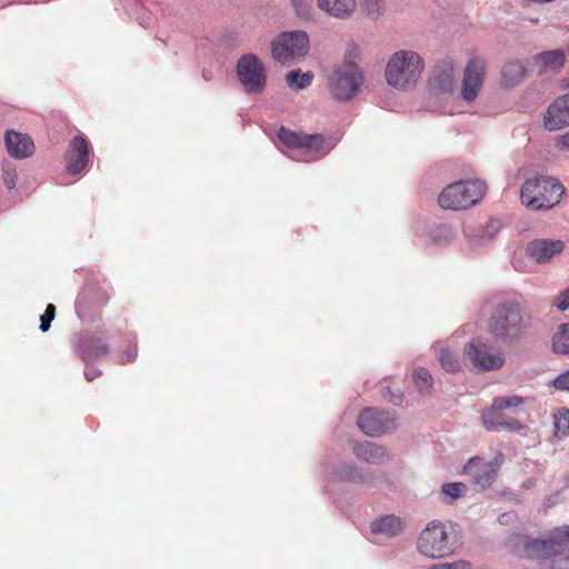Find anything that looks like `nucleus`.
Instances as JSON below:
<instances>
[{"instance_id": "nucleus-1", "label": "nucleus", "mask_w": 569, "mask_h": 569, "mask_svg": "<svg viewBox=\"0 0 569 569\" xmlns=\"http://www.w3.org/2000/svg\"><path fill=\"white\" fill-rule=\"evenodd\" d=\"M568 528L555 527L539 537L513 532L506 546L521 559L536 561L543 569H569V552L565 549Z\"/></svg>"}, {"instance_id": "nucleus-2", "label": "nucleus", "mask_w": 569, "mask_h": 569, "mask_svg": "<svg viewBox=\"0 0 569 569\" xmlns=\"http://www.w3.org/2000/svg\"><path fill=\"white\" fill-rule=\"evenodd\" d=\"M530 325L531 315L526 309L522 296L501 295L491 301L487 331L498 345L505 347L516 345Z\"/></svg>"}, {"instance_id": "nucleus-3", "label": "nucleus", "mask_w": 569, "mask_h": 569, "mask_svg": "<svg viewBox=\"0 0 569 569\" xmlns=\"http://www.w3.org/2000/svg\"><path fill=\"white\" fill-rule=\"evenodd\" d=\"M279 149L290 152L293 160L311 162L326 157L337 144L333 136L326 137L321 133H305L281 126L277 132Z\"/></svg>"}, {"instance_id": "nucleus-4", "label": "nucleus", "mask_w": 569, "mask_h": 569, "mask_svg": "<svg viewBox=\"0 0 569 569\" xmlns=\"http://www.w3.org/2000/svg\"><path fill=\"white\" fill-rule=\"evenodd\" d=\"M566 188L550 176H533L528 178L520 189L521 203L532 210H549L556 207Z\"/></svg>"}, {"instance_id": "nucleus-5", "label": "nucleus", "mask_w": 569, "mask_h": 569, "mask_svg": "<svg viewBox=\"0 0 569 569\" xmlns=\"http://www.w3.org/2000/svg\"><path fill=\"white\" fill-rule=\"evenodd\" d=\"M423 68V60L417 52L399 50L387 62L386 81L396 89L405 90L417 81Z\"/></svg>"}, {"instance_id": "nucleus-6", "label": "nucleus", "mask_w": 569, "mask_h": 569, "mask_svg": "<svg viewBox=\"0 0 569 569\" xmlns=\"http://www.w3.org/2000/svg\"><path fill=\"white\" fill-rule=\"evenodd\" d=\"M362 84L363 73L349 57H345L342 63L336 66L328 78L329 92L339 102L351 101Z\"/></svg>"}, {"instance_id": "nucleus-7", "label": "nucleus", "mask_w": 569, "mask_h": 569, "mask_svg": "<svg viewBox=\"0 0 569 569\" xmlns=\"http://www.w3.org/2000/svg\"><path fill=\"white\" fill-rule=\"evenodd\" d=\"M485 191L486 184L480 179L456 181L441 191L438 203L443 209L465 210L477 204Z\"/></svg>"}, {"instance_id": "nucleus-8", "label": "nucleus", "mask_w": 569, "mask_h": 569, "mask_svg": "<svg viewBox=\"0 0 569 569\" xmlns=\"http://www.w3.org/2000/svg\"><path fill=\"white\" fill-rule=\"evenodd\" d=\"M272 59L281 66H289L305 60L310 50V39L303 30L280 32L270 44Z\"/></svg>"}, {"instance_id": "nucleus-9", "label": "nucleus", "mask_w": 569, "mask_h": 569, "mask_svg": "<svg viewBox=\"0 0 569 569\" xmlns=\"http://www.w3.org/2000/svg\"><path fill=\"white\" fill-rule=\"evenodd\" d=\"M234 76L247 96L261 94L268 84L267 68L256 53H244L238 58Z\"/></svg>"}, {"instance_id": "nucleus-10", "label": "nucleus", "mask_w": 569, "mask_h": 569, "mask_svg": "<svg viewBox=\"0 0 569 569\" xmlns=\"http://www.w3.org/2000/svg\"><path fill=\"white\" fill-rule=\"evenodd\" d=\"M111 293L110 286L103 281H89L79 292L74 307L82 322L92 323L99 319L102 308L107 305Z\"/></svg>"}, {"instance_id": "nucleus-11", "label": "nucleus", "mask_w": 569, "mask_h": 569, "mask_svg": "<svg viewBox=\"0 0 569 569\" xmlns=\"http://www.w3.org/2000/svg\"><path fill=\"white\" fill-rule=\"evenodd\" d=\"M463 355L478 371L499 370L506 363L505 353L482 336L472 338L465 346Z\"/></svg>"}, {"instance_id": "nucleus-12", "label": "nucleus", "mask_w": 569, "mask_h": 569, "mask_svg": "<svg viewBox=\"0 0 569 569\" xmlns=\"http://www.w3.org/2000/svg\"><path fill=\"white\" fill-rule=\"evenodd\" d=\"M418 551L428 558L440 559L453 552V547L449 542L446 527L440 521H431L420 532L417 540Z\"/></svg>"}, {"instance_id": "nucleus-13", "label": "nucleus", "mask_w": 569, "mask_h": 569, "mask_svg": "<svg viewBox=\"0 0 569 569\" xmlns=\"http://www.w3.org/2000/svg\"><path fill=\"white\" fill-rule=\"evenodd\" d=\"M396 413L372 407L363 408L357 418L359 430L368 437H380L396 430Z\"/></svg>"}, {"instance_id": "nucleus-14", "label": "nucleus", "mask_w": 569, "mask_h": 569, "mask_svg": "<svg viewBox=\"0 0 569 569\" xmlns=\"http://www.w3.org/2000/svg\"><path fill=\"white\" fill-rule=\"evenodd\" d=\"M332 479L372 489L377 487L379 477L372 469L358 466L353 461L342 460L333 465Z\"/></svg>"}, {"instance_id": "nucleus-15", "label": "nucleus", "mask_w": 569, "mask_h": 569, "mask_svg": "<svg viewBox=\"0 0 569 569\" xmlns=\"http://www.w3.org/2000/svg\"><path fill=\"white\" fill-rule=\"evenodd\" d=\"M91 144L88 137L83 133L74 136L69 143L66 152V169L72 174H81L90 162Z\"/></svg>"}, {"instance_id": "nucleus-16", "label": "nucleus", "mask_w": 569, "mask_h": 569, "mask_svg": "<svg viewBox=\"0 0 569 569\" xmlns=\"http://www.w3.org/2000/svg\"><path fill=\"white\" fill-rule=\"evenodd\" d=\"M418 238H423L426 244L446 247L456 238V230L448 223L436 221L419 222L415 229Z\"/></svg>"}, {"instance_id": "nucleus-17", "label": "nucleus", "mask_w": 569, "mask_h": 569, "mask_svg": "<svg viewBox=\"0 0 569 569\" xmlns=\"http://www.w3.org/2000/svg\"><path fill=\"white\" fill-rule=\"evenodd\" d=\"M483 61L479 58H471L468 60L461 86V97L465 101H473L482 87L483 83Z\"/></svg>"}, {"instance_id": "nucleus-18", "label": "nucleus", "mask_w": 569, "mask_h": 569, "mask_svg": "<svg viewBox=\"0 0 569 569\" xmlns=\"http://www.w3.org/2000/svg\"><path fill=\"white\" fill-rule=\"evenodd\" d=\"M351 451L359 461L372 466H381L392 460L387 447L369 440L353 441Z\"/></svg>"}, {"instance_id": "nucleus-19", "label": "nucleus", "mask_w": 569, "mask_h": 569, "mask_svg": "<svg viewBox=\"0 0 569 569\" xmlns=\"http://www.w3.org/2000/svg\"><path fill=\"white\" fill-rule=\"evenodd\" d=\"M109 351V345L102 342L94 333L88 330L80 331L77 336L76 352L83 362H91L94 359L102 358Z\"/></svg>"}, {"instance_id": "nucleus-20", "label": "nucleus", "mask_w": 569, "mask_h": 569, "mask_svg": "<svg viewBox=\"0 0 569 569\" xmlns=\"http://www.w3.org/2000/svg\"><path fill=\"white\" fill-rule=\"evenodd\" d=\"M545 128L557 131L569 126V93L558 97L546 110Z\"/></svg>"}, {"instance_id": "nucleus-21", "label": "nucleus", "mask_w": 569, "mask_h": 569, "mask_svg": "<svg viewBox=\"0 0 569 569\" xmlns=\"http://www.w3.org/2000/svg\"><path fill=\"white\" fill-rule=\"evenodd\" d=\"M4 146L9 156L19 160L30 158L36 150L33 140L28 134L13 129L6 131Z\"/></svg>"}, {"instance_id": "nucleus-22", "label": "nucleus", "mask_w": 569, "mask_h": 569, "mask_svg": "<svg viewBox=\"0 0 569 569\" xmlns=\"http://www.w3.org/2000/svg\"><path fill=\"white\" fill-rule=\"evenodd\" d=\"M563 248L565 244L561 240L536 239L527 244L526 253L537 263H543L559 254Z\"/></svg>"}, {"instance_id": "nucleus-23", "label": "nucleus", "mask_w": 569, "mask_h": 569, "mask_svg": "<svg viewBox=\"0 0 569 569\" xmlns=\"http://www.w3.org/2000/svg\"><path fill=\"white\" fill-rule=\"evenodd\" d=\"M429 83L431 89L437 92L451 93L455 87L452 64L449 62H441L436 66Z\"/></svg>"}, {"instance_id": "nucleus-24", "label": "nucleus", "mask_w": 569, "mask_h": 569, "mask_svg": "<svg viewBox=\"0 0 569 569\" xmlns=\"http://www.w3.org/2000/svg\"><path fill=\"white\" fill-rule=\"evenodd\" d=\"M402 529L401 519L395 515L381 516L370 523L371 533L383 535L388 538L397 537L401 533Z\"/></svg>"}, {"instance_id": "nucleus-25", "label": "nucleus", "mask_w": 569, "mask_h": 569, "mask_svg": "<svg viewBox=\"0 0 569 569\" xmlns=\"http://www.w3.org/2000/svg\"><path fill=\"white\" fill-rule=\"evenodd\" d=\"M535 61L539 66V72L552 71L559 72L565 66L566 56L560 49L546 50L535 56Z\"/></svg>"}, {"instance_id": "nucleus-26", "label": "nucleus", "mask_w": 569, "mask_h": 569, "mask_svg": "<svg viewBox=\"0 0 569 569\" xmlns=\"http://www.w3.org/2000/svg\"><path fill=\"white\" fill-rule=\"evenodd\" d=\"M502 463L503 456L501 452H498L490 461L486 462L481 471L475 476V483L483 490L489 488L495 481Z\"/></svg>"}, {"instance_id": "nucleus-27", "label": "nucleus", "mask_w": 569, "mask_h": 569, "mask_svg": "<svg viewBox=\"0 0 569 569\" xmlns=\"http://www.w3.org/2000/svg\"><path fill=\"white\" fill-rule=\"evenodd\" d=\"M318 7L338 19H345L351 14L355 9V0H317Z\"/></svg>"}, {"instance_id": "nucleus-28", "label": "nucleus", "mask_w": 569, "mask_h": 569, "mask_svg": "<svg viewBox=\"0 0 569 569\" xmlns=\"http://www.w3.org/2000/svg\"><path fill=\"white\" fill-rule=\"evenodd\" d=\"M315 79L312 71H302L301 69H292L284 74L287 87L293 91H302L309 88Z\"/></svg>"}, {"instance_id": "nucleus-29", "label": "nucleus", "mask_w": 569, "mask_h": 569, "mask_svg": "<svg viewBox=\"0 0 569 569\" xmlns=\"http://www.w3.org/2000/svg\"><path fill=\"white\" fill-rule=\"evenodd\" d=\"M502 83L506 87L519 84L526 76V68L520 61H510L502 68Z\"/></svg>"}, {"instance_id": "nucleus-30", "label": "nucleus", "mask_w": 569, "mask_h": 569, "mask_svg": "<svg viewBox=\"0 0 569 569\" xmlns=\"http://www.w3.org/2000/svg\"><path fill=\"white\" fill-rule=\"evenodd\" d=\"M505 418L506 416L502 413V410L496 408L493 402L490 408L481 412L482 425L490 431H500V426Z\"/></svg>"}, {"instance_id": "nucleus-31", "label": "nucleus", "mask_w": 569, "mask_h": 569, "mask_svg": "<svg viewBox=\"0 0 569 569\" xmlns=\"http://www.w3.org/2000/svg\"><path fill=\"white\" fill-rule=\"evenodd\" d=\"M552 350L556 353H569V322L562 323L552 337Z\"/></svg>"}, {"instance_id": "nucleus-32", "label": "nucleus", "mask_w": 569, "mask_h": 569, "mask_svg": "<svg viewBox=\"0 0 569 569\" xmlns=\"http://www.w3.org/2000/svg\"><path fill=\"white\" fill-rule=\"evenodd\" d=\"M467 491V486L463 482H446L441 486L440 492L448 505L453 503L457 499L463 497Z\"/></svg>"}, {"instance_id": "nucleus-33", "label": "nucleus", "mask_w": 569, "mask_h": 569, "mask_svg": "<svg viewBox=\"0 0 569 569\" xmlns=\"http://www.w3.org/2000/svg\"><path fill=\"white\" fill-rule=\"evenodd\" d=\"M413 382L419 393L425 396L430 393L433 386V378L426 368L419 367L413 371Z\"/></svg>"}, {"instance_id": "nucleus-34", "label": "nucleus", "mask_w": 569, "mask_h": 569, "mask_svg": "<svg viewBox=\"0 0 569 569\" xmlns=\"http://www.w3.org/2000/svg\"><path fill=\"white\" fill-rule=\"evenodd\" d=\"M441 367L447 372H458L461 368L457 355L448 348H441L438 356Z\"/></svg>"}, {"instance_id": "nucleus-35", "label": "nucleus", "mask_w": 569, "mask_h": 569, "mask_svg": "<svg viewBox=\"0 0 569 569\" xmlns=\"http://www.w3.org/2000/svg\"><path fill=\"white\" fill-rule=\"evenodd\" d=\"M553 428L557 437L569 436V409L561 408L558 410L555 415Z\"/></svg>"}, {"instance_id": "nucleus-36", "label": "nucleus", "mask_w": 569, "mask_h": 569, "mask_svg": "<svg viewBox=\"0 0 569 569\" xmlns=\"http://www.w3.org/2000/svg\"><path fill=\"white\" fill-rule=\"evenodd\" d=\"M1 170L4 186L8 189H13L18 180L16 166L10 160H3L1 164Z\"/></svg>"}, {"instance_id": "nucleus-37", "label": "nucleus", "mask_w": 569, "mask_h": 569, "mask_svg": "<svg viewBox=\"0 0 569 569\" xmlns=\"http://www.w3.org/2000/svg\"><path fill=\"white\" fill-rule=\"evenodd\" d=\"M492 402L495 407L498 409L507 410L513 409L521 406L525 402V399L521 396L512 395V396H499L493 398Z\"/></svg>"}, {"instance_id": "nucleus-38", "label": "nucleus", "mask_w": 569, "mask_h": 569, "mask_svg": "<svg viewBox=\"0 0 569 569\" xmlns=\"http://www.w3.org/2000/svg\"><path fill=\"white\" fill-rule=\"evenodd\" d=\"M361 6L367 16L370 19L376 20L381 14L383 0H361Z\"/></svg>"}, {"instance_id": "nucleus-39", "label": "nucleus", "mask_w": 569, "mask_h": 569, "mask_svg": "<svg viewBox=\"0 0 569 569\" xmlns=\"http://www.w3.org/2000/svg\"><path fill=\"white\" fill-rule=\"evenodd\" d=\"M56 311H57V308L54 305H52V303L47 305L44 312L40 316L39 330L41 332L49 331V329L51 327V322L56 318Z\"/></svg>"}, {"instance_id": "nucleus-40", "label": "nucleus", "mask_w": 569, "mask_h": 569, "mask_svg": "<svg viewBox=\"0 0 569 569\" xmlns=\"http://www.w3.org/2000/svg\"><path fill=\"white\" fill-rule=\"evenodd\" d=\"M291 4L299 18L309 19L311 17V0H291Z\"/></svg>"}, {"instance_id": "nucleus-41", "label": "nucleus", "mask_w": 569, "mask_h": 569, "mask_svg": "<svg viewBox=\"0 0 569 569\" xmlns=\"http://www.w3.org/2000/svg\"><path fill=\"white\" fill-rule=\"evenodd\" d=\"M428 569H472V566L467 560H457L452 562H439L435 563Z\"/></svg>"}, {"instance_id": "nucleus-42", "label": "nucleus", "mask_w": 569, "mask_h": 569, "mask_svg": "<svg viewBox=\"0 0 569 569\" xmlns=\"http://www.w3.org/2000/svg\"><path fill=\"white\" fill-rule=\"evenodd\" d=\"M551 386L558 391L569 392V370L559 373L551 381Z\"/></svg>"}, {"instance_id": "nucleus-43", "label": "nucleus", "mask_w": 569, "mask_h": 569, "mask_svg": "<svg viewBox=\"0 0 569 569\" xmlns=\"http://www.w3.org/2000/svg\"><path fill=\"white\" fill-rule=\"evenodd\" d=\"M522 429H525V426L519 420L508 417L505 418L503 422L500 426V431L506 430L511 432H519Z\"/></svg>"}, {"instance_id": "nucleus-44", "label": "nucleus", "mask_w": 569, "mask_h": 569, "mask_svg": "<svg viewBox=\"0 0 569 569\" xmlns=\"http://www.w3.org/2000/svg\"><path fill=\"white\" fill-rule=\"evenodd\" d=\"M137 355V346L134 345L132 348H128L120 353L118 362L120 365L131 363L136 360Z\"/></svg>"}, {"instance_id": "nucleus-45", "label": "nucleus", "mask_w": 569, "mask_h": 569, "mask_svg": "<svg viewBox=\"0 0 569 569\" xmlns=\"http://www.w3.org/2000/svg\"><path fill=\"white\" fill-rule=\"evenodd\" d=\"M555 306L561 311L569 309V286L557 297Z\"/></svg>"}, {"instance_id": "nucleus-46", "label": "nucleus", "mask_w": 569, "mask_h": 569, "mask_svg": "<svg viewBox=\"0 0 569 569\" xmlns=\"http://www.w3.org/2000/svg\"><path fill=\"white\" fill-rule=\"evenodd\" d=\"M84 365L86 367L83 375L87 381L91 382L96 378L101 376L102 372L99 369L94 368L90 362H84Z\"/></svg>"}, {"instance_id": "nucleus-47", "label": "nucleus", "mask_w": 569, "mask_h": 569, "mask_svg": "<svg viewBox=\"0 0 569 569\" xmlns=\"http://www.w3.org/2000/svg\"><path fill=\"white\" fill-rule=\"evenodd\" d=\"M498 229H499V221H490V223L487 224L485 232L490 233L489 239H491L493 237V234L498 231Z\"/></svg>"}, {"instance_id": "nucleus-48", "label": "nucleus", "mask_w": 569, "mask_h": 569, "mask_svg": "<svg viewBox=\"0 0 569 569\" xmlns=\"http://www.w3.org/2000/svg\"><path fill=\"white\" fill-rule=\"evenodd\" d=\"M557 146L569 149V131L558 138Z\"/></svg>"}, {"instance_id": "nucleus-49", "label": "nucleus", "mask_w": 569, "mask_h": 569, "mask_svg": "<svg viewBox=\"0 0 569 569\" xmlns=\"http://www.w3.org/2000/svg\"><path fill=\"white\" fill-rule=\"evenodd\" d=\"M390 401L395 405V406H400L402 403V396L401 395H395V393H391L390 395Z\"/></svg>"}, {"instance_id": "nucleus-50", "label": "nucleus", "mask_w": 569, "mask_h": 569, "mask_svg": "<svg viewBox=\"0 0 569 569\" xmlns=\"http://www.w3.org/2000/svg\"><path fill=\"white\" fill-rule=\"evenodd\" d=\"M562 528L569 529V525H563ZM567 532H568V537L565 539V549L567 552H569V530Z\"/></svg>"}, {"instance_id": "nucleus-51", "label": "nucleus", "mask_w": 569, "mask_h": 569, "mask_svg": "<svg viewBox=\"0 0 569 569\" xmlns=\"http://www.w3.org/2000/svg\"><path fill=\"white\" fill-rule=\"evenodd\" d=\"M479 460H480V459H479V458H477V457L471 458V459L468 461L467 467H470V468H471V467H472V465H473V463H476V462H478Z\"/></svg>"}]
</instances>
